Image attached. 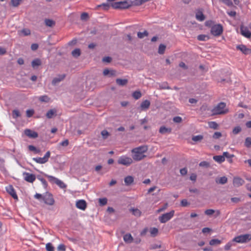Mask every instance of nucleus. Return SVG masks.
<instances>
[{
  "instance_id": "nucleus-1",
  "label": "nucleus",
  "mask_w": 251,
  "mask_h": 251,
  "mask_svg": "<svg viewBox=\"0 0 251 251\" xmlns=\"http://www.w3.org/2000/svg\"><path fill=\"white\" fill-rule=\"evenodd\" d=\"M147 146H141L131 150L132 158L135 161H140L144 159L146 156L144 154L148 151Z\"/></svg>"
},
{
  "instance_id": "nucleus-2",
  "label": "nucleus",
  "mask_w": 251,
  "mask_h": 251,
  "mask_svg": "<svg viewBox=\"0 0 251 251\" xmlns=\"http://www.w3.org/2000/svg\"><path fill=\"white\" fill-rule=\"evenodd\" d=\"M223 77L221 76V85H225L226 84H231L232 80L230 77V73L229 72H222Z\"/></svg>"
},
{
  "instance_id": "nucleus-3",
  "label": "nucleus",
  "mask_w": 251,
  "mask_h": 251,
  "mask_svg": "<svg viewBox=\"0 0 251 251\" xmlns=\"http://www.w3.org/2000/svg\"><path fill=\"white\" fill-rule=\"evenodd\" d=\"M251 240V234H246L235 237L233 241L237 243H246Z\"/></svg>"
},
{
  "instance_id": "nucleus-4",
  "label": "nucleus",
  "mask_w": 251,
  "mask_h": 251,
  "mask_svg": "<svg viewBox=\"0 0 251 251\" xmlns=\"http://www.w3.org/2000/svg\"><path fill=\"white\" fill-rule=\"evenodd\" d=\"M43 200L46 204L49 205H53L55 202L52 195L49 192L43 195Z\"/></svg>"
},
{
  "instance_id": "nucleus-5",
  "label": "nucleus",
  "mask_w": 251,
  "mask_h": 251,
  "mask_svg": "<svg viewBox=\"0 0 251 251\" xmlns=\"http://www.w3.org/2000/svg\"><path fill=\"white\" fill-rule=\"evenodd\" d=\"M132 162L133 160L131 158L125 155L120 157L118 160V164L126 166H129Z\"/></svg>"
},
{
  "instance_id": "nucleus-6",
  "label": "nucleus",
  "mask_w": 251,
  "mask_h": 251,
  "mask_svg": "<svg viewBox=\"0 0 251 251\" xmlns=\"http://www.w3.org/2000/svg\"><path fill=\"white\" fill-rule=\"evenodd\" d=\"M174 210H172L170 212L166 213L162 215L159 217V220L161 223H165L169 221L174 215Z\"/></svg>"
},
{
  "instance_id": "nucleus-7",
  "label": "nucleus",
  "mask_w": 251,
  "mask_h": 251,
  "mask_svg": "<svg viewBox=\"0 0 251 251\" xmlns=\"http://www.w3.org/2000/svg\"><path fill=\"white\" fill-rule=\"evenodd\" d=\"M50 151H48L43 157H36L33 158V160H34L36 163L39 164H44L48 162L49 157H50Z\"/></svg>"
},
{
  "instance_id": "nucleus-8",
  "label": "nucleus",
  "mask_w": 251,
  "mask_h": 251,
  "mask_svg": "<svg viewBox=\"0 0 251 251\" xmlns=\"http://www.w3.org/2000/svg\"><path fill=\"white\" fill-rule=\"evenodd\" d=\"M234 156V154H231L228 152H224L222 155H221V163L224 162L226 158L227 161L229 163H232V158Z\"/></svg>"
},
{
  "instance_id": "nucleus-9",
  "label": "nucleus",
  "mask_w": 251,
  "mask_h": 251,
  "mask_svg": "<svg viewBox=\"0 0 251 251\" xmlns=\"http://www.w3.org/2000/svg\"><path fill=\"white\" fill-rule=\"evenodd\" d=\"M241 34L244 37L250 39L251 37V32L248 29L247 27H245L243 25H240Z\"/></svg>"
},
{
  "instance_id": "nucleus-10",
  "label": "nucleus",
  "mask_w": 251,
  "mask_h": 251,
  "mask_svg": "<svg viewBox=\"0 0 251 251\" xmlns=\"http://www.w3.org/2000/svg\"><path fill=\"white\" fill-rule=\"evenodd\" d=\"M23 175L24 176L25 180L27 182L32 183L36 179V176L33 174L25 172Z\"/></svg>"
},
{
  "instance_id": "nucleus-11",
  "label": "nucleus",
  "mask_w": 251,
  "mask_h": 251,
  "mask_svg": "<svg viewBox=\"0 0 251 251\" xmlns=\"http://www.w3.org/2000/svg\"><path fill=\"white\" fill-rule=\"evenodd\" d=\"M66 77L65 74L58 75L55 77L53 78L52 80L51 83L53 85L55 86L60 82L63 81Z\"/></svg>"
},
{
  "instance_id": "nucleus-12",
  "label": "nucleus",
  "mask_w": 251,
  "mask_h": 251,
  "mask_svg": "<svg viewBox=\"0 0 251 251\" xmlns=\"http://www.w3.org/2000/svg\"><path fill=\"white\" fill-rule=\"evenodd\" d=\"M76 207L82 210H84L87 207V203L85 200H80L76 202Z\"/></svg>"
},
{
  "instance_id": "nucleus-13",
  "label": "nucleus",
  "mask_w": 251,
  "mask_h": 251,
  "mask_svg": "<svg viewBox=\"0 0 251 251\" xmlns=\"http://www.w3.org/2000/svg\"><path fill=\"white\" fill-rule=\"evenodd\" d=\"M237 49L241 50L245 54H251V49L247 48L245 45H240L237 46Z\"/></svg>"
},
{
  "instance_id": "nucleus-14",
  "label": "nucleus",
  "mask_w": 251,
  "mask_h": 251,
  "mask_svg": "<svg viewBox=\"0 0 251 251\" xmlns=\"http://www.w3.org/2000/svg\"><path fill=\"white\" fill-rule=\"evenodd\" d=\"M6 191L14 199L18 200V196L16 191L12 185H9L6 187Z\"/></svg>"
},
{
  "instance_id": "nucleus-15",
  "label": "nucleus",
  "mask_w": 251,
  "mask_h": 251,
  "mask_svg": "<svg viewBox=\"0 0 251 251\" xmlns=\"http://www.w3.org/2000/svg\"><path fill=\"white\" fill-rule=\"evenodd\" d=\"M25 134L28 137L31 138H36L38 137L37 132L29 129H26L25 130Z\"/></svg>"
},
{
  "instance_id": "nucleus-16",
  "label": "nucleus",
  "mask_w": 251,
  "mask_h": 251,
  "mask_svg": "<svg viewBox=\"0 0 251 251\" xmlns=\"http://www.w3.org/2000/svg\"><path fill=\"white\" fill-rule=\"evenodd\" d=\"M229 112V108L226 106V103L221 102V115H226Z\"/></svg>"
},
{
  "instance_id": "nucleus-17",
  "label": "nucleus",
  "mask_w": 251,
  "mask_h": 251,
  "mask_svg": "<svg viewBox=\"0 0 251 251\" xmlns=\"http://www.w3.org/2000/svg\"><path fill=\"white\" fill-rule=\"evenodd\" d=\"M233 183L235 187H238L244 183V180L239 177H235L233 178Z\"/></svg>"
},
{
  "instance_id": "nucleus-18",
  "label": "nucleus",
  "mask_w": 251,
  "mask_h": 251,
  "mask_svg": "<svg viewBox=\"0 0 251 251\" xmlns=\"http://www.w3.org/2000/svg\"><path fill=\"white\" fill-rule=\"evenodd\" d=\"M120 9H127L132 5V2L131 0H125L120 1Z\"/></svg>"
},
{
  "instance_id": "nucleus-19",
  "label": "nucleus",
  "mask_w": 251,
  "mask_h": 251,
  "mask_svg": "<svg viewBox=\"0 0 251 251\" xmlns=\"http://www.w3.org/2000/svg\"><path fill=\"white\" fill-rule=\"evenodd\" d=\"M211 33L214 36L220 35V24L212 26L211 29Z\"/></svg>"
},
{
  "instance_id": "nucleus-20",
  "label": "nucleus",
  "mask_w": 251,
  "mask_h": 251,
  "mask_svg": "<svg viewBox=\"0 0 251 251\" xmlns=\"http://www.w3.org/2000/svg\"><path fill=\"white\" fill-rule=\"evenodd\" d=\"M151 104V102L149 100H145L142 102L140 107L142 110H145L148 109Z\"/></svg>"
},
{
  "instance_id": "nucleus-21",
  "label": "nucleus",
  "mask_w": 251,
  "mask_h": 251,
  "mask_svg": "<svg viewBox=\"0 0 251 251\" xmlns=\"http://www.w3.org/2000/svg\"><path fill=\"white\" fill-rule=\"evenodd\" d=\"M57 111L55 109L49 110L46 113V116L48 119H51L56 115Z\"/></svg>"
},
{
  "instance_id": "nucleus-22",
  "label": "nucleus",
  "mask_w": 251,
  "mask_h": 251,
  "mask_svg": "<svg viewBox=\"0 0 251 251\" xmlns=\"http://www.w3.org/2000/svg\"><path fill=\"white\" fill-rule=\"evenodd\" d=\"M124 181L126 185L129 186L134 181V178L133 176H126L124 178Z\"/></svg>"
},
{
  "instance_id": "nucleus-23",
  "label": "nucleus",
  "mask_w": 251,
  "mask_h": 251,
  "mask_svg": "<svg viewBox=\"0 0 251 251\" xmlns=\"http://www.w3.org/2000/svg\"><path fill=\"white\" fill-rule=\"evenodd\" d=\"M124 240L126 243H130L132 242L133 239L130 233L126 234L124 236Z\"/></svg>"
},
{
  "instance_id": "nucleus-24",
  "label": "nucleus",
  "mask_w": 251,
  "mask_h": 251,
  "mask_svg": "<svg viewBox=\"0 0 251 251\" xmlns=\"http://www.w3.org/2000/svg\"><path fill=\"white\" fill-rule=\"evenodd\" d=\"M225 4L229 7L232 8H237L236 6L234 5L231 0H221Z\"/></svg>"
},
{
  "instance_id": "nucleus-25",
  "label": "nucleus",
  "mask_w": 251,
  "mask_h": 251,
  "mask_svg": "<svg viewBox=\"0 0 251 251\" xmlns=\"http://www.w3.org/2000/svg\"><path fill=\"white\" fill-rule=\"evenodd\" d=\"M196 18L199 21H203L205 19V16L201 11H198L196 15Z\"/></svg>"
},
{
  "instance_id": "nucleus-26",
  "label": "nucleus",
  "mask_w": 251,
  "mask_h": 251,
  "mask_svg": "<svg viewBox=\"0 0 251 251\" xmlns=\"http://www.w3.org/2000/svg\"><path fill=\"white\" fill-rule=\"evenodd\" d=\"M172 129L170 128H167L164 126H162L159 129V132L161 134H165L166 133H171Z\"/></svg>"
},
{
  "instance_id": "nucleus-27",
  "label": "nucleus",
  "mask_w": 251,
  "mask_h": 251,
  "mask_svg": "<svg viewBox=\"0 0 251 251\" xmlns=\"http://www.w3.org/2000/svg\"><path fill=\"white\" fill-rule=\"evenodd\" d=\"M116 82L119 85L124 86L127 84L128 80L126 79L117 78Z\"/></svg>"
},
{
  "instance_id": "nucleus-28",
  "label": "nucleus",
  "mask_w": 251,
  "mask_h": 251,
  "mask_svg": "<svg viewBox=\"0 0 251 251\" xmlns=\"http://www.w3.org/2000/svg\"><path fill=\"white\" fill-rule=\"evenodd\" d=\"M45 176L48 178L49 181L51 183H55L56 184L57 180H58V178L55 177L54 176H50L47 174H45Z\"/></svg>"
},
{
  "instance_id": "nucleus-29",
  "label": "nucleus",
  "mask_w": 251,
  "mask_h": 251,
  "mask_svg": "<svg viewBox=\"0 0 251 251\" xmlns=\"http://www.w3.org/2000/svg\"><path fill=\"white\" fill-rule=\"evenodd\" d=\"M45 23L47 26L52 27L55 25V22L50 19H45Z\"/></svg>"
},
{
  "instance_id": "nucleus-30",
  "label": "nucleus",
  "mask_w": 251,
  "mask_h": 251,
  "mask_svg": "<svg viewBox=\"0 0 251 251\" xmlns=\"http://www.w3.org/2000/svg\"><path fill=\"white\" fill-rule=\"evenodd\" d=\"M41 61L38 58L33 60L31 62V65L33 68L39 66L41 65Z\"/></svg>"
},
{
  "instance_id": "nucleus-31",
  "label": "nucleus",
  "mask_w": 251,
  "mask_h": 251,
  "mask_svg": "<svg viewBox=\"0 0 251 251\" xmlns=\"http://www.w3.org/2000/svg\"><path fill=\"white\" fill-rule=\"evenodd\" d=\"M197 39L199 41H207L208 40L209 38L208 35H204V34H201L198 36Z\"/></svg>"
},
{
  "instance_id": "nucleus-32",
  "label": "nucleus",
  "mask_w": 251,
  "mask_h": 251,
  "mask_svg": "<svg viewBox=\"0 0 251 251\" xmlns=\"http://www.w3.org/2000/svg\"><path fill=\"white\" fill-rule=\"evenodd\" d=\"M110 5L109 3H103L101 4H100V5H98L97 6V7L98 8H102L103 10H107L108 9H109V7H110Z\"/></svg>"
},
{
  "instance_id": "nucleus-33",
  "label": "nucleus",
  "mask_w": 251,
  "mask_h": 251,
  "mask_svg": "<svg viewBox=\"0 0 251 251\" xmlns=\"http://www.w3.org/2000/svg\"><path fill=\"white\" fill-rule=\"evenodd\" d=\"M72 54L74 57H77L80 55V50L79 49H75L72 51Z\"/></svg>"
},
{
  "instance_id": "nucleus-34",
  "label": "nucleus",
  "mask_w": 251,
  "mask_h": 251,
  "mask_svg": "<svg viewBox=\"0 0 251 251\" xmlns=\"http://www.w3.org/2000/svg\"><path fill=\"white\" fill-rule=\"evenodd\" d=\"M37 178L42 182L44 187L45 188H46L48 186V183L46 180L44 178L41 177L40 176H37Z\"/></svg>"
},
{
  "instance_id": "nucleus-35",
  "label": "nucleus",
  "mask_w": 251,
  "mask_h": 251,
  "mask_svg": "<svg viewBox=\"0 0 251 251\" xmlns=\"http://www.w3.org/2000/svg\"><path fill=\"white\" fill-rule=\"evenodd\" d=\"M149 34V33L147 31L145 30L143 32H138L137 33V36L139 38L142 39L145 36H147Z\"/></svg>"
},
{
  "instance_id": "nucleus-36",
  "label": "nucleus",
  "mask_w": 251,
  "mask_h": 251,
  "mask_svg": "<svg viewBox=\"0 0 251 251\" xmlns=\"http://www.w3.org/2000/svg\"><path fill=\"white\" fill-rule=\"evenodd\" d=\"M142 96V94L140 91H136L133 93L132 97L136 100H138Z\"/></svg>"
},
{
  "instance_id": "nucleus-37",
  "label": "nucleus",
  "mask_w": 251,
  "mask_h": 251,
  "mask_svg": "<svg viewBox=\"0 0 251 251\" xmlns=\"http://www.w3.org/2000/svg\"><path fill=\"white\" fill-rule=\"evenodd\" d=\"M166 49V46L163 44H160L159 46L158 52L160 54H163L164 53Z\"/></svg>"
},
{
  "instance_id": "nucleus-38",
  "label": "nucleus",
  "mask_w": 251,
  "mask_h": 251,
  "mask_svg": "<svg viewBox=\"0 0 251 251\" xmlns=\"http://www.w3.org/2000/svg\"><path fill=\"white\" fill-rule=\"evenodd\" d=\"M39 100L42 102H48L50 100V98L47 95L41 96L39 98Z\"/></svg>"
},
{
  "instance_id": "nucleus-39",
  "label": "nucleus",
  "mask_w": 251,
  "mask_h": 251,
  "mask_svg": "<svg viewBox=\"0 0 251 251\" xmlns=\"http://www.w3.org/2000/svg\"><path fill=\"white\" fill-rule=\"evenodd\" d=\"M28 148L29 151H33L36 153H38L40 152V150L39 149H37L35 147H34L33 145L28 146Z\"/></svg>"
},
{
  "instance_id": "nucleus-40",
  "label": "nucleus",
  "mask_w": 251,
  "mask_h": 251,
  "mask_svg": "<svg viewBox=\"0 0 251 251\" xmlns=\"http://www.w3.org/2000/svg\"><path fill=\"white\" fill-rule=\"evenodd\" d=\"M12 116L14 119H16L21 116V114L18 110L14 109L12 112Z\"/></svg>"
},
{
  "instance_id": "nucleus-41",
  "label": "nucleus",
  "mask_w": 251,
  "mask_h": 251,
  "mask_svg": "<svg viewBox=\"0 0 251 251\" xmlns=\"http://www.w3.org/2000/svg\"><path fill=\"white\" fill-rule=\"evenodd\" d=\"M46 249L47 251H54V248L50 243L46 244Z\"/></svg>"
},
{
  "instance_id": "nucleus-42",
  "label": "nucleus",
  "mask_w": 251,
  "mask_h": 251,
  "mask_svg": "<svg viewBox=\"0 0 251 251\" xmlns=\"http://www.w3.org/2000/svg\"><path fill=\"white\" fill-rule=\"evenodd\" d=\"M158 232V230L157 228L153 227L150 229V233L152 236L155 237Z\"/></svg>"
},
{
  "instance_id": "nucleus-43",
  "label": "nucleus",
  "mask_w": 251,
  "mask_h": 251,
  "mask_svg": "<svg viewBox=\"0 0 251 251\" xmlns=\"http://www.w3.org/2000/svg\"><path fill=\"white\" fill-rule=\"evenodd\" d=\"M56 184L61 188H66V185L61 180L58 179Z\"/></svg>"
},
{
  "instance_id": "nucleus-44",
  "label": "nucleus",
  "mask_w": 251,
  "mask_h": 251,
  "mask_svg": "<svg viewBox=\"0 0 251 251\" xmlns=\"http://www.w3.org/2000/svg\"><path fill=\"white\" fill-rule=\"evenodd\" d=\"M99 202L100 205L101 206H103V205H105V204H106V203L107 202V200L105 198L99 199Z\"/></svg>"
},
{
  "instance_id": "nucleus-45",
  "label": "nucleus",
  "mask_w": 251,
  "mask_h": 251,
  "mask_svg": "<svg viewBox=\"0 0 251 251\" xmlns=\"http://www.w3.org/2000/svg\"><path fill=\"white\" fill-rule=\"evenodd\" d=\"M245 146L247 148H250L251 146V137L246 138L245 142Z\"/></svg>"
},
{
  "instance_id": "nucleus-46",
  "label": "nucleus",
  "mask_w": 251,
  "mask_h": 251,
  "mask_svg": "<svg viewBox=\"0 0 251 251\" xmlns=\"http://www.w3.org/2000/svg\"><path fill=\"white\" fill-rule=\"evenodd\" d=\"M34 113L33 109H28L26 111V116L28 118H30L33 116Z\"/></svg>"
},
{
  "instance_id": "nucleus-47",
  "label": "nucleus",
  "mask_w": 251,
  "mask_h": 251,
  "mask_svg": "<svg viewBox=\"0 0 251 251\" xmlns=\"http://www.w3.org/2000/svg\"><path fill=\"white\" fill-rule=\"evenodd\" d=\"M208 126L209 127L213 129H216L218 127V124L215 122H208Z\"/></svg>"
},
{
  "instance_id": "nucleus-48",
  "label": "nucleus",
  "mask_w": 251,
  "mask_h": 251,
  "mask_svg": "<svg viewBox=\"0 0 251 251\" xmlns=\"http://www.w3.org/2000/svg\"><path fill=\"white\" fill-rule=\"evenodd\" d=\"M21 1L22 0H11V3L14 7L18 6Z\"/></svg>"
},
{
  "instance_id": "nucleus-49",
  "label": "nucleus",
  "mask_w": 251,
  "mask_h": 251,
  "mask_svg": "<svg viewBox=\"0 0 251 251\" xmlns=\"http://www.w3.org/2000/svg\"><path fill=\"white\" fill-rule=\"evenodd\" d=\"M101 134L104 139H106L107 138L108 136L109 135V133L106 130H103L101 132Z\"/></svg>"
},
{
  "instance_id": "nucleus-50",
  "label": "nucleus",
  "mask_w": 251,
  "mask_h": 251,
  "mask_svg": "<svg viewBox=\"0 0 251 251\" xmlns=\"http://www.w3.org/2000/svg\"><path fill=\"white\" fill-rule=\"evenodd\" d=\"M241 131V127L239 126L235 127L232 130V133L234 134H237Z\"/></svg>"
},
{
  "instance_id": "nucleus-51",
  "label": "nucleus",
  "mask_w": 251,
  "mask_h": 251,
  "mask_svg": "<svg viewBox=\"0 0 251 251\" xmlns=\"http://www.w3.org/2000/svg\"><path fill=\"white\" fill-rule=\"evenodd\" d=\"M199 166L202 167L208 168L209 167L210 164L208 162L204 161L200 162Z\"/></svg>"
},
{
  "instance_id": "nucleus-52",
  "label": "nucleus",
  "mask_w": 251,
  "mask_h": 251,
  "mask_svg": "<svg viewBox=\"0 0 251 251\" xmlns=\"http://www.w3.org/2000/svg\"><path fill=\"white\" fill-rule=\"evenodd\" d=\"M111 6L114 9H120V1L113 2V3H111Z\"/></svg>"
},
{
  "instance_id": "nucleus-53",
  "label": "nucleus",
  "mask_w": 251,
  "mask_h": 251,
  "mask_svg": "<svg viewBox=\"0 0 251 251\" xmlns=\"http://www.w3.org/2000/svg\"><path fill=\"white\" fill-rule=\"evenodd\" d=\"M180 204L182 206L186 207L190 205V203L188 202L187 200L183 199L180 202Z\"/></svg>"
},
{
  "instance_id": "nucleus-54",
  "label": "nucleus",
  "mask_w": 251,
  "mask_h": 251,
  "mask_svg": "<svg viewBox=\"0 0 251 251\" xmlns=\"http://www.w3.org/2000/svg\"><path fill=\"white\" fill-rule=\"evenodd\" d=\"M203 138L202 136L201 135H197L193 136L192 137V140L195 142L200 141Z\"/></svg>"
},
{
  "instance_id": "nucleus-55",
  "label": "nucleus",
  "mask_w": 251,
  "mask_h": 251,
  "mask_svg": "<svg viewBox=\"0 0 251 251\" xmlns=\"http://www.w3.org/2000/svg\"><path fill=\"white\" fill-rule=\"evenodd\" d=\"M132 5L135 6L141 5L143 3L142 0H134V1H132Z\"/></svg>"
},
{
  "instance_id": "nucleus-56",
  "label": "nucleus",
  "mask_w": 251,
  "mask_h": 251,
  "mask_svg": "<svg viewBox=\"0 0 251 251\" xmlns=\"http://www.w3.org/2000/svg\"><path fill=\"white\" fill-rule=\"evenodd\" d=\"M220 244V240L219 239H212L209 242V244L211 246H213L216 244Z\"/></svg>"
},
{
  "instance_id": "nucleus-57",
  "label": "nucleus",
  "mask_w": 251,
  "mask_h": 251,
  "mask_svg": "<svg viewBox=\"0 0 251 251\" xmlns=\"http://www.w3.org/2000/svg\"><path fill=\"white\" fill-rule=\"evenodd\" d=\"M182 121V120L181 117L179 116H176L173 118V121L176 123H180Z\"/></svg>"
},
{
  "instance_id": "nucleus-58",
  "label": "nucleus",
  "mask_w": 251,
  "mask_h": 251,
  "mask_svg": "<svg viewBox=\"0 0 251 251\" xmlns=\"http://www.w3.org/2000/svg\"><path fill=\"white\" fill-rule=\"evenodd\" d=\"M57 250L59 251H65L66 246L64 244H60L57 247Z\"/></svg>"
},
{
  "instance_id": "nucleus-59",
  "label": "nucleus",
  "mask_w": 251,
  "mask_h": 251,
  "mask_svg": "<svg viewBox=\"0 0 251 251\" xmlns=\"http://www.w3.org/2000/svg\"><path fill=\"white\" fill-rule=\"evenodd\" d=\"M232 202L237 203L241 201V199L239 198L234 197L231 199Z\"/></svg>"
},
{
  "instance_id": "nucleus-60",
  "label": "nucleus",
  "mask_w": 251,
  "mask_h": 251,
  "mask_svg": "<svg viewBox=\"0 0 251 251\" xmlns=\"http://www.w3.org/2000/svg\"><path fill=\"white\" fill-rule=\"evenodd\" d=\"M81 19L82 20H86L88 18V14L87 13H82L81 15Z\"/></svg>"
},
{
  "instance_id": "nucleus-61",
  "label": "nucleus",
  "mask_w": 251,
  "mask_h": 251,
  "mask_svg": "<svg viewBox=\"0 0 251 251\" xmlns=\"http://www.w3.org/2000/svg\"><path fill=\"white\" fill-rule=\"evenodd\" d=\"M180 173L182 176H185L187 173V169L186 168H183L180 170Z\"/></svg>"
},
{
  "instance_id": "nucleus-62",
  "label": "nucleus",
  "mask_w": 251,
  "mask_h": 251,
  "mask_svg": "<svg viewBox=\"0 0 251 251\" xmlns=\"http://www.w3.org/2000/svg\"><path fill=\"white\" fill-rule=\"evenodd\" d=\"M227 14L231 17H235L237 14L235 11H227Z\"/></svg>"
},
{
  "instance_id": "nucleus-63",
  "label": "nucleus",
  "mask_w": 251,
  "mask_h": 251,
  "mask_svg": "<svg viewBox=\"0 0 251 251\" xmlns=\"http://www.w3.org/2000/svg\"><path fill=\"white\" fill-rule=\"evenodd\" d=\"M205 214L207 215H211L214 213V210L213 209H207L204 212Z\"/></svg>"
},
{
  "instance_id": "nucleus-64",
  "label": "nucleus",
  "mask_w": 251,
  "mask_h": 251,
  "mask_svg": "<svg viewBox=\"0 0 251 251\" xmlns=\"http://www.w3.org/2000/svg\"><path fill=\"white\" fill-rule=\"evenodd\" d=\"M112 60V58L109 56H106L102 58V61L104 62L110 63Z\"/></svg>"
}]
</instances>
